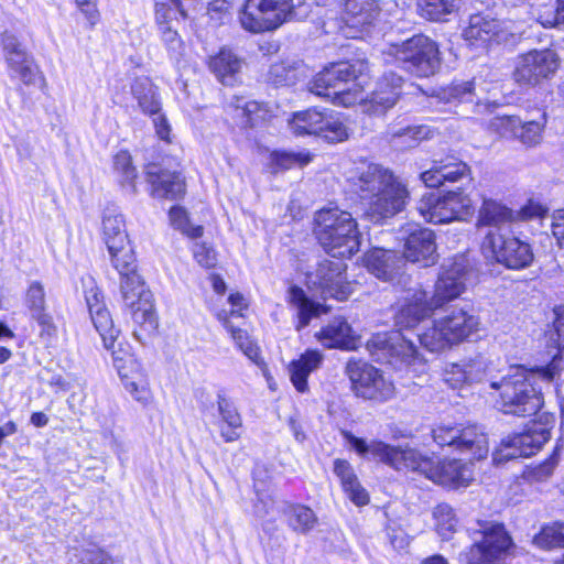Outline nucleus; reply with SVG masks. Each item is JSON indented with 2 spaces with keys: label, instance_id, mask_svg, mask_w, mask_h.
Instances as JSON below:
<instances>
[{
  "label": "nucleus",
  "instance_id": "60",
  "mask_svg": "<svg viewBox=\"0 0 564 564\" xmlns=\"http://www.w3.org/2000/svg\"><path fill=\"white\" fill-rule=\"evenodd\" d=\"M193 254L197 263L206 269L214 268L217 264L216 251L204 242L194 245Z\"/></svg>",
  "mask_w": 564,
  "mask_h": 564
},
{
  "label": "nucleus",
  "instance_id": "62",
  "mask_svg": "<svg viewBox=\"0 0 564 564\" xmlns=\"http://www.w3.org/2000/svg\"><path fill=\"white\" fill-rule=\"evenodd\" d=\"M474 82H462L454 84L444 91V98L457 99L459 101H473Z\"/></svg>",
  "mask_w": 564,
  "mask_h": 564
},
{
  "label": "nucleus",
  "instance_id": "59",
  "mask_svg": "<svg viewBox=\"0 0 564 564\" xmlns=\"http://www.w3.org/2000/svg\"><path fill=\"white\" fill-rule=\"evenodd\" d=\"M82 284L84 288V295L89 313L93 312L95 307L97 310L106 307L102 301V294L97 286L96 281L91 276L83 278Z\"/></svg>",
  "mask_w": 564,
  "mask_h": 564
},
{
  "label": "nucleus",
  "instance_id": "21",
  "mask_svg": "<svg viewBox=\"0 0 564 564\" xmlns=\"http://www.w3.org/2000/svg\"><path fill=\"white\" fill-rule=\"evenodd\" d=\"M489 364L487 359L477 355L459 362L449 364L444 370V381L459 393L466 388L484 382L488 377Z\"/></svg>",
  "mask_w": 564,
  "mask_h": 564
},
{
  "label": "nucleus",
  "instance_id": "20",
  "mask_svg": "<svg viewBox=\"0 0 564 564\" xmlns=\"http://www.w3.org/2000/svg\"><path fill=\"white\" fill-rule=\"evenodd\" d=\"M230 310H220L216 312L217 318L224 324L226 329L231 334L232 339L239 349L254 364L260 365L261 358L258 346L250 339L247 332L235 327L230 318L243 317V312L248 308L247 299L240 293H231L228 297Z\"/></svg>",
  "mask_w": 564,
  "mask_h": 564
},
{
  "label": "nucleus",
  "instance_id": "47",
  "mask_svg": "<svg viewBox=\"0 0 564 564\" xmlns=\"http://www.w3.org/2000/svg\"><path fill=\"white\" fill-rule=\"evenodd\" d=\"M185 12L180 0H158L155 3V21L159 28L176 26Z\"/></svg>",
  "mask_w": 564,
  "mask_h": 564
},
{
  "label": "nucleus",
  "instance_id": "43",
  "mask_svg": "<svg viewBox=\"0 0 564 564\" xmlns=\"http://www.w3.org/2000/svg\"><path fill=\"white\" fill-rule=\"evenodd\" d=\"M290 303L297 312V325L300 330L308 325L311 319L317 315V304L310 299L303 289L293 285L289 290Z\"/></svg>",
  "mask_w": 564,
  "mask_h": 564
},
{
  "label": "nucleus",
  "instance_id": "33",
  "mask_svg": "<svg viewBox=\"0 0 564 564\" xmlns=\"http://www.w3.org/2000/svg\"><path fill=\"white\" fill-rule=\"evenodd\" d=\"M131 94L143 113L155 116L161 110L156 87L149 77L135 78L131 85Z\"/></svg>",
  "mask_w": 564,
  "mask_h": 564
},
{
  "label": "nucleus",
  "instance_id": "17",
  "mask_svg": "<svg viewBox=\"0 0 564 564\" xmlns=\"http://www.w3.org/2000/svg\"><path fill=\"white\" fill-rule=\"evenodd\" d=\"M433 438L440 446H448L471 458H486L488 454L487 436L476 425L440 424L433 430Z\"/></svg>",
  "mask_w": 564,
  "mask_h": 564
},
{
  "label": "nucleus",
  "instance_id": "41",
  "mask_svg": "<svg viewBox=\"0 0 564 564\" xmlns=\"http://www.w3.org/2000/svg\"><path fill=\"white\" fill-rule=\"evenodd\" d=\"M513 220V213L508 207L492 199H484L479 209L477 225L499 228ZM499 231V229H496Z\"/></svg>",
  "mask_w": 564,
  "mask_h": 564
},
{
  "label": "nucleus",
  "instance_id": "29",
  "mask_svg": "<svg viewBox=\"0 0 564 564\" xmlns=\"http://www.w3.org/2000/svg\"><path fill=\"white\" fill-rule=\"evenodd\" d=\"M218 412L221 417L220 435L226 442L240 437L242 419L234 402L223 392L217 394Z\"/></svg>",
  "mask_w": 564,
  "mask_h": 564
},
{
  "label": "nucleus",
  "instance_id": "15",
  "mask_svg": "<svg viewBox=\"0 0 564 564\" xmlns=\"http://www.w3.org/2000/svg\"><path fill=\"white\" fill-rule=\"evenodd\" d=\"M520 34L511 21H500L484 14L470 15L468 25L463 30V39L476 50H486L492 43H508Z\"/></svg>",
  "mask_w": 564,
  "mask_h": 564
},
{
  "label": "nucleus",
  "instance_id": "24",
  "mask_svg": "<svg viewBox=\"0 0 564 564\" xmlns=\"http://www.w3.org/2000/svg\"><path fill=\"white\" fill-rule=\"evenodd\" d=\"M547 437L544 433L535 437L533 434L523 433L502 438L492 458H530L536 455Z\"/></svg>",
  "mask_w": 564,
  "mask_h": 564
},
{
  "label": "nucleus",
  "instance_id": "46",
  "mask_svg": "<svg viewBox=\"0 0 564 564\" xmlns=\"http://www.w3.org/2000/svg\"><path fill=\"white\" fill-rule=\"evenodd\" d=\"M313 160L306 151L288 152V151H273L270 153L269 169L272 173H279L293 167H302Z\"/></svg>",
  "mask_w": 564,
  "mask_h": 564
},
{
  "label": "nucleus",
  "instance_id": "25",
  "mask_svg": "<svg viewBox=\"0 0 564 564\" xmlns=\"http://www.w3.org/2000/svg\"><path fill=\"white\" fill-rule=\"evenodd\" d=\"M365 267L377 279L393 281L404 265L403 259L394 251L375 248L364 258Z\"/></svg>",
  "mask_w": 564,
  "mask_h": 564
},
{
  "label": "nucleus",
  "instance_id": "50",
  "mask_svg": "<svg viewBox=\"0 0 564 564\" xmlns=\"http://www.w3.org/2000/svg\"><path fill=\"white\" fill-rule=\"evenodd\" d=\"M289 124L296 137L314 135L317 133V110L295 112Z\"/></svg>",
  "mask_w": 564,
  "mask_h": 564
},
{
  "label": "nucleus",
  "instance_id": "38",
  "mask_svg": "<svg viewBox=\"0 0 564 564\" xmlns=\"http://www.w3.org/2000/svg\"><path fill=\"white\" fill-rule=\"evenodd\" d=\"M350 130L340 113L319 112V139L327 143H340L348 140Z\"/></svg>",
  "mask_w": 564,
  "mask_h": 564
},
{
  "label": "nucleus",
  "instance_id": "44",
  "mask_svg": "<svg viewBox=\"0 0 564 564\" xmlns=\"http://www.w3.org/2000/svg\"><path fill=\"white\" fill-rule=\"evenodd\" d=\"M431 129L427 126H408L390 130V142L398 149L415 147L421 140L429 139Z\"/></svg>",
  "mask_w": 564,
  "mask_h": 564
},
{
  "label": "nucleus",
  "instance_id": "18",
  "mask_svg": "<svg viewBox=\"0 0 564 564\" xmlns=\"http://www.w3.org/2000/svg\"><path fill=\"white\" fill-rule=\"evenodd\" d=\"M8 73L11 78L19 79L25 86L43 82V76L19 39L11 32H4L0 37Z\"/></svg>",
  "mask_w": 564,
  "mask_h": 564
},
{
  "label": "nucleus",
  "instance_id": "34",
  "mask_svg": "<svg viewBox=\"0 0 564 564\" xmlns=\"http://www.w3.org/2000/svg\"><path fill=\"white\" fill-rule=\"evenodd\" d=\"M278 508L279 514L294 531L304 533L313 528L315 514L312 509L302 505H292L288 501H280Z\"/></svg>",
  "mask_w": 564,
  "mask_h": 564
},
{
  "label": "nucleus",
  "instance_id": "13",
  "mask_svg": "<svg viewBox=\"0 0 564 564\" xmlns=\"http://www.w3.org/2000/svg\"><path fill=\"white\" fill-rule=\"evenodd\" d=\"M392 467L399 468L397 463L403 460H384ZM406 460H404L405 463ZM408 467L420 470L426 478L435 484L451 489L467 487L474 479L473 460H408Z\"/></svg>",
  "mask_w": 564,
  "mask_h": 564
},
{
  "label": "nucleus",
  "instance_id": "55",
  "mask_svg": "<svg viewBox=\"0 0 564 564\" xmlns=\"http://www.w3.org/2000/svg\"><path fill=\"white\" fill-rule=\"evenodd\" d=\"M26 306L31 312L32 318L45 314V292L39 282H32L26 291Z\"/></svg>",
  "mask_w": 564,
  "mask_h": 564
},
{
  "label": "nucleus",
  "instance_id": "5",
  "mask_svg": "<svg viewBox=\"0 0 564 564\" xmlns=\"http://www.w3.org/2000/svg\"><path fill=\"white\" fill-rule=\"evenodd\" d=\"M345 176L358 195L364 216L372 223L393 217L408 203L406 185L382 164L358 160L345 171Z\"/></svg>",
  "mask_w": 564,
  "mask_h": 564
},
{
  "label": "nucleus",
  "instance_id": "2",
  "mask_svg": "<svg viewBox=\"0 0 564 564\" xmlns=\"http://www.w3.org/2000/svg\"><path fill=\"white\" fill-rule=\"evenodd\" d=\"M102 239L112 268L119 274L120 293L137 326L134 337L142 341L154 333L158 318L153 296L137 270L135 253L127 232L124 216L108 209L102 217Z\"/></svg>",
  "mask_w": 564,
  "mask_h": 564
},
{
  "label": "nucleus",
  "instance_id": "28",
  "mask_svg": "<svg viewBox=\"0 0 564 564\" xmlns=\"http://www.w3.org/2000/svg\"><path fill=\"white\" fill-rule=\"evenodd\" d=\"M118 350L112 351V365L120 378L121 384L128 381L139 382L149 379L148 372L142 364L130 352L129 347L118 344Z\"/></svg>",
  "mask_w": 564,
  "mask_h": 564
},
{
  "label": "nucleus",
  "instance_id": "16",
  "mask_svg": "<svg viewBox=\"0 0 564 564\" xmlns=\"http://www.w3.org/2000/svg\"><path fill=\"white\" fill-rule=\"evenodd\" d=\"M558 67L560 57L555 51L532 50L516 57L512 78L522 87H535L553 76Z\"/></svg>",
  "mask_w": 564,
  "mask_h": 564
},
{
  "label": "nucleus",
  "instance_id": "27",
  "mask_svg": "<svg viewBox=\"0 0 564 564\" xmlns=\"http://www.w3.org/2000/svg\"><path fill=\"white\" fill-rule=\"evenodd\" d=\"M311 77H315L314 69L300 59L273 64L269 70V79L275 85H294Z\"/></svg>",
  "mask_w": 564,
  "mask_h": 564
},
{
  "label": "nucleus",
  "instance_id": "45",
  "mask_svg": "<svg viewBox=\"0 0 564 564\" xmlns=\"http://www.w3.org/2000/svg\"><path fill=\"white\" fill-rule=\"evenodd\" d=\"M89 314L96 330L102 338L105 348L107 350H111V352L117 350L116 341L119 335V330L113 326V322L108 310L106 307L101 310H97L95 307L94 311Z\"/></svg>",
  "mask_w": 564,
  "mask_h": 564
},
{
  "label": "nucleus",
  "instance_id": "52",
  "mask_svg": "<svg viewBox=\"0 0 564 564\" xmlns=\"http://www.w3.org/2000/svg\"><path fill=\"white\" fill-rule=\"evenodd\" d=\"M169 217L171 225L188 238L196 239L203 235V227L199 225H192L187 217V213L183 207H172L170 209Z\"/></svg>",
  "mask_w": 564,
  "mask_h": 564
},
{
  "label": "nucleus",
  "instance_id": "51",
  "mask_svg": "<svg viewBox=\"0 0 564 564\" xmlns=\"http://www.w3.org/2000/svg\"><path fill=\"white\" fill-rule=\"evenodd\" d=\"M438 164L445 183H456L465 178L471 180L469 166L455 156L441 159L438 160Z\"/></svg>",
  "mask_w": 564,
  "mask_h": 564
},
{
  "label": "nucleus",
  "instance_id": "48",
  "mask_svg": "<svg viewBox=\"0 0 564 564\" xmlns=\"http://www.w3.org/2000/svg\"><path fill=\"white\" fill-rule=\"evenodd\" d=\"M436 531L444 540H448L456 531L458 520L454 509L445 502L438 503L433 510Z\"/></svg>",
  "mask_w": 564,
  "mask_h": 564
},
{
  "label": "nucleus",
  "instance_id": "14",
  "mask_svg": "<svg viewBox=\"0 0 564 564\" xmlns=\"http://www.w3.org/2000/svg\"><path fill=\"white\" fill-rule=\"evenodd\" d=\"M346 373L352 391L359 398L384 402L394 394L393 382L366 361L350 359L346 365Z\"/></svg>",
  "mask_w": 564,
  "mask_h": 564
},
{
  "label": "nucleus",
  "instance_id": "36",
  "mask_svg": "<svg viewBox=\"0 0 564 564\" xmlns=\"http://www.w3.org/2000/svg\"><path fill=\"white\" fill-rule=\"evenodd\" d=\"M459 0H416L417 14L427 21L444 22L459 10Z\"/></svg>",
  "mask_w": 564,
  "mask_h": 564
},
{
  "label": "nucleus",
  "instance_id": "12",
  "mask_svg": "<svg viewBox=\"0 0 564 564\" xmlns=\"http://www.w3.org/2000/svg\"><path fill=\"white\" fill-rule=\"evenodd\" d=\"M481 250L487 258L511 270L530 267L534 260L532 246L513 236H505L500 231L489 230L485 236Z\"/></svg>",
  "mask_w": 564,
  "mask_h": 564
},
{
  "label": "nucleus",
  "instance_id": "7",
  "mask_svg": "<svg viewBox=\"0 0 564 564\" xmlns=\"http://www.w3.org/2000/svg\"><path fill=\"white\" fill-rule=\"evenodd\" d=\"M468 273L464 257L446 260L435 282L434 292L430 294L421 285L406 289L398 304L395 313L397 327H416L433 313L454 301L464 293Z\"/></svg>",
  "mask_w": 564,
  "mask_h": 564
},
{
  "label": "nucleus",
  "instance_id": "6",
  "mask_svg": "<svg viewBox=\"0 0 564 564\" xmlns=\"http://www.w3.org/2000/svg\"><path fill=\"white\" fill-rule=\"evenodd\" d=\"M558 365L560 360L554 358L545 367L512 366L500 380H489L487 393L495 408L506 414L533 415L542 408V390L549 387L560 372Z\"/></svg>",
  "mask_w": 564,
  "mask_h": 564
},
{
  "label": "nucleus",
  "instance_id": "1",
  "mask_svg": "<svg viewBox=\"0 0 564 564\" xmlns=\"http://www.w3.org/2000/svg\"><path fill=\"white\" fill-rule=\"evenodd\" d=\"M480 318L463 307H453L416 327H398L390 333H378L367 341V349L376 361L391 365L424 366L411 338L402 330H412L421 346L430 351H442L463 341L473 340L480 332Z\"/></svg>",
  "mask_w": 564,
  "mask_h": 564
},
{
  "label": "nucleus",
  "instance_id": "63",
  "mask_svg": "<svg viewBox=\"0 0 564 564\" xmlns=\"http://www.w3.org/2000/svg\"><path fill=\"white\" fill-rule=\"evenodd\" d=\"M80 13L85 17L89 28H94L100 20L96 0H75Z\"/></svg>",
  "mask_w": 564,
  "mask_h": 564
},
{
  "label": "nucleus",
  "instance_id": "54",
  "mask_svg": "<svg viewBox=\"0 0 564 564\" xmlns=\"http://www.w3.org/2000/svg\"><path fill=\"white\" fill-rule=\"evenodd\" d=\"M557 460H539L528 465L522 473V478L530 482L544 481L554 471Z\"/></svg>",
  "mask_w": 564,
  "mask_h": 564
},
{
  "label": "nucleus",
  "instance_id": "57",
  "mask_svg": "<svg viewBox=\"0 0 564 564\" xmlns=\"http://www.w3.org/2000/svg\"><path fill=\"white\" fill-rule=\"evenodd\" d=\"M161 32V39L170 53L172 58L178 59L183 54L184 43L178 35L176 26H164L159 28Z\"/></svg>",
  "mask_w": 564,
  "mask_h": 564
},
{
  "label": "nucleus",
  "instance_id": "22",
  "mask_svg": "<svg viewBox=\"0 0 564 564\" xmlns=\"http://www.w3.org/2000/svg\"><path fill=\"white\" fill-rule=\"evenodd\" d=\"M403 257L423 268L434 265L438 259L434 231L422 227L409 230L404 241Z\"/></svg>",
  "mask_w": 564,
  "mask_h": 564
},
{
  "label": "nucleus",
  "instance_id": "10",
  "mask_svg": "<svg viewBox=\"0 0 564 564\" xmlns=\"http://www.w3.org/2000/svg\"><path fill=\"white\" fill-rule=\"evenodd\" d=\"M296 17L293 0H246L239 22L248 32L263 33L274 31Z\"/></svg>",
  "mask_w": 564,
  "mask_h": 564
},
{
  "label": "nucleus",
  "instance_id": "58",
  "mask_svg": "<svg viewBox=\"0 0 564 564\" xmlns=\"http://www.w3.org/2000/svg\"><path fill=\"white\" fill-rule=\"evenodd\" d=\"M532 15L543 28H555L563 24L556 7L552 3L536 6L533 8Z\"/></svg>",
  "mask_w": 564,
  "mask_h": 564
},
{
  "label": "nucleus",
  "instance_id": "32",
  "mask_svg": "<svg viewBox=\"0 0 564 564\" xmlns=\"http://www.w3.org/2000/svg\"><path fill=\"white\" fill-rule=\"evenodd\" d=\"M319 343L328 347L354 349L355 338L351 335V327L341 317H336L319 333Z\"/></svg>",
  "mask_w": 564,
  "mask_h": 564
},
{
  "label": "nucleus",
  "instance_id": "40",
  "mask_svg": "<svg viewBox=\"0 0 564 564\" xmlns=\"http://www.w3.org/2000/svg\"><path fill=\"white\" fill-rule=\"evenodd\" d=\"M234 118L243 127H253L259 121L267 119L268 111L261 104L254 100H247L243 97H236L235 104L231 105Z\"/></svg>",
  "mask_w": 564,
  "mask_h": 564
},
{
  "label": "nucleus",
  "instance_id": "23",
  "mask_svg": "<svg viewBox=\"0 0 564 564\" xmlns=\"http://www.w3.org/2000/svg\"><path fill=\"white\" fill-rule=\"evenodd\" d=\"M144 173L153 197L177 199L184 195L185 182L180 172L169 171L155 163H149L144 167Z\"/></svg>",
  "mask_w": 564,
  "mask_h": 564
},
{
  "label": "nucleus",
  "instance_id": "35",
  "mask_svg": "<svg viewBox=\"0 0 564 564\" xmlns=\"http://www.w3.org/2000/svg\"><path fill=\"white\" fill-rule=\"evenodd\" d=\"M547 123V115L544 109H538L532 119H521L516 140L525 148H535L543 140V132Z\"/></svg>",
  "mask_w": 564,
  "mask_h": 564
},
{
  "label": "nucleus",
  "instance_id": "61",
  "mask_svg": "<svg viewBox=\"0 0 564 564\" xmlns=\"http://www.w3.org/2000/svg\"><path fill=\"white\" fill-rule=\"evenodd\" d=\"M40 326V336L47 345H54L57 339V327L48 313L34 317Z\"/></svg>",
  "mask_w": 564,
  "mask_h": 564
},
{
  "label": "nucleus",
  "instance_id": "19",
  "mask_svg": "<svg viewBox=\"0 0 564 564\" xmlns=\"http://www.w3.org/2000/svg\"><path fill=\"white\" fill-rule=\"evenodd\" d=\"M379 12L376 0H346L339 29L346 37H359L375 24Z\"/></svg>",
  "mask_w": 564,
  "mask_h": 564
},
{
  "label": "nucleus",
  "instance_id": "3",
  "mask_svg": "<svg viewBox=\"0 0 564 564\" xmlns=\"http://www.w3.org/2000/svg\"><path fill=\"white\" fill-rule=\"evenodd\" d=\"M319 246L337 261L319 263V297L345 301L352 292L346 276L344 259L350 258L360 247L357 220L338 207L319 208Z\"/></svg>",
  "mask_w": 564,
  "mask_h": 564
},
{
  "label": "nucleus",
  "instance_id": "56",
  "mask_svg": "<svg viewBox=\"0 0 564 564\" xmlns=\"http://www.w3.org/2000/svg\"><path fill=\"white\" fill-rule=\"evenodd\" d=\"M123 388L130 397L142 406H148L153 402V393L150 388L149 379L139 382L128 381Z\"/></svg>",
  "mask_w": 564,
  "mask_h": 564
},
{
  "label": "nucleus",
  "instance_id": "39",
  "mask_svg": "<svg viewBox=\"0 0 564 564\" xmlns=\"http://www.w3.org/2000/svg\"><path fill=\"white\" fill-rule=\"evenodd\" d=\"M112 171L120 186L135 195L138 192L135 184L138 172L128 151L121 150L113 155Z\"/></svg>",
  "mask_w": 564,
  "mask_h": 564
},
{
  "label": "nucleus",
  "instance_id": "31",
  "mask_svg": "<svg viewBox=\"0 0 564 564\" xmlns=\"http://www.w3.org/2000/svg\"><path fill=\"white\" fill-rule=\"evenodd\" d=\"M208 65L223 85L231 86L241 68V61L230 50L223 48L209 58Z\"/></svg>",
  "mask_w": 564,
  "mask_h": 564
},
{
  "label": "nucleus",
  "instance_id": "53",
  "mask_svg": "<svg viewBox=\"0 0 564 564\" xmlns=\"http://www.w3.org/2000/svg\"><path fill=\"white\" fill-rule=\"evenodd\" d=\"M521 118L518 116H497L489 121V129L505 139L516 140Z\"/></svg>",
  "mask_w": 564,
  "mask_h": 564
},
{
  "label": "nucleus",
  "instance_id": "30",
  "mask_svg": "<svg viewBox=\"0 0 564 564\" xmlns=\"http://www.w3.org/2000/svg\"><path fill=\"white\" fill-rule=\"evenodd\" d=\"M334 471L340 479L344 491L356 506L368 505L369 495L360 485L348 460H335Z\"/></svg>",
  "mask_w": 564,
  "mask_h": 564
},
{
  "label": "nucleus",
  "instance_id": "11",
  "mask_svg": "<svg viewBox=\"0 0 564 564\" xmlns=\"http://www.w3.org/2000/svg\"><path fill=\"white\" fill-rule=\"evenodd\" d=\"M474 544L465 554L466 564H500L514 549L511 536L501 523L478 522Z\"/></svg>",
  "mask_w": 564,
  "mask_h": 564
},
{
  "label": "nucleus",
  "instance_id": "8",
  "mask_svg": "<svg viewBox=\"0 0 564 564\" xmlns=\"http://www.w3.org/2000/svg\"><path fill=\"white\" fill-rule=\"evenodd\" d=\"M477 199L468 187L446 193L427 192L417 202L420 216L434 225L467 221L476 210Z\"/></svg>",
  "mask_w": 564,
  "mask_h": 564
},
{
  "label": "nucleus",
  "instance_id": "9",
  "mask_svg": "<svg viewBox=\"0 0 564 564\" xmlns=\"http://www.w3.org/2000/svg\"><path fill=\"white\" fill-rule=\"evenodd\" d=\"M383 54L386 63L397 64L417 77L434 75L441 65L437 43L423 34L391 44Z\"/></svg>",
  "mask_w": 564,
  "mask_h": 564
},
{
  "label": "nucleus",
  "instance_id": "49",
  "mask_svg": "<svg viewBox=\"0 0 564 564\" xmlns=\"http://www.w3.org/2000/svg\"><path fill=\"white\" fill-rule=\"evenodd\" d=\"M533 544L542 550L564 547V522H554L544 525L541 531L534 535Z\"/></svg>",
  "mask_w": 564,
  "mask_h": 564
},
{
  "label": "nucleus",
  "instance_id": "64",
  "mask_svg": "<svg viewBox=\"0 0 564 564\" xmlns=\"http://www.w3.org/2000/svg\"><path fill=\"white\" fill-rule=\"evenodd\" d=\"M551 221V230L556 243L564 249V208L553 212Z\"/></svg>",
  "mask_w": 564,
  "mask_h": 564
},
{
  "label": "nucleus",
  "instance_id": "26",
  "mask_svg": "<svg viewBox=\"0 0 564 564\" xmlns=\"http://www.w3.org/2000/svg\"><path fill=\"white\" fill-rule=\"evenodd\" d=\"M273 460H259L253 469V479L256 481V491L258 500L254 505V513L264 522H273L275 520L274 510L279 513L278 503L281 499H275L271 495H261L258 484H263L272 478V470L275 469Z\"/></svg>",
  "mask_w": 564,
  "mask_h": 564
},
{
  "label": "nucleus",
  "instance_id": "37",
  "mask_svg": "<svg viewBox=\"0 0 564 564\" xmlns=\"http://www.w3.org/2000/svg\"><path fill=\"white\" fill-rule=\"evenodd\" d=\"M346 445L355 451L357 455H371L378 458H395L398 451L378 440L366 441L357 437L349 432H343Z\"/></svg>",
  "mask_w": 564,
  "mask_h": 564
},
{
  "label": "nucleus",
  "instance_id": "4",
  "mask_svg": "<svg viewBox=\"0 0 564 564\" xmlns=\"http://www.w3.org/2000/svg\"><path fill=\"white\" fill-rule=\"evenodd\" d=\"M366 68L362 62H339L324 67L319 72V98L343 107L359 104L362 111L370 115L383 113L395 105L400 96L402 77L394 73L386 74L377 83L371 98L367 99L362 90Z\"/></svg>",
  "mask_w": 564,
  "mask_h": 564
},
{
  "label": "nucleus",
  "instance_id": "42",
  "mask_svg": "<svg viewBox=\"0 0 564 564\" xmlns=\"http://www.w3.org/2000/svg\"><path fill=\"white\" fill-rule=\"evenodd\" d=\"M317 367V350H307L300 359L290 364L289 371L293 386L299 392L307 390V377Z\"/></svg>",
  "mask_w": 564,
  "mask_h": 564
}]
</instances>
